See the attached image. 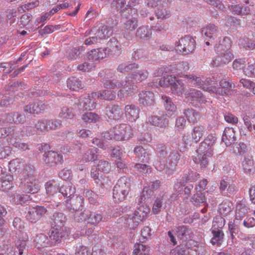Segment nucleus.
<instances>
[{
	"instance_id": "1",
	"label": "nucleus",
	"mask_w": 255,
	"mask_h": 255,
	"mask_svg": "<svg viewBox=\"0 0 255 255\" xmlns=\"http://www.w3.org/2000/svg\"><path fill=\"white\" fill-rule=\"evenodd\" d=\"M130 188L129 178L123 176L120 178L113 189V198L116 202H120L125 200L128 195Z\"/></svg>"
},
{
	"instance_id": "2",
	"label": "nucleus",
	"mask_w": 255,
	"mask_h": 255,
	"mask_svg": "<svg viewBox=\"0 0 255 255\" xmlns=\"http://www.w3.org/2000/svg\"><path fill=\"white\" fill-rule=\"evenodd\" d=\"M176 234L177 237L183 241L186 242V246L189 249L190 248L196 252L197 251L198 243L192 240L191 238L193 237V233L190 229L187 228L185 226H180L176 228Z\"/></svg>"
},
{
	"instance_id": "3",
	"label": "nucleus",
	"mask_w": 255,
	"mask_h": 255,
	"mask_svg": "<svg viewBox=\"0 0 255 255\" xmlns=\"http://www.w3.org/2000/svg\"><path fill=\"white\" fill-rule=\"evenodd\" d=\"M195 40L191 36L186 35L176 42L175 47H177L176 50L184 54H188L195 50Z\"/></svg>"
},
{
	"instance_id": "4",
	"label": "nucleus",
	"mask_w": 255,
	"mask_h": 255,
	"mask_svg": "<svg viewBox=\"0 0 255 255\" xmlns=\"http://www.w3.org/2000/svg\"><path fill=\"white\" fill-rule=\"evenodd\" d=\"M166 161L168 165H166V174L168 175L174 173L178 164L182 165L184 163V160H182L181 155L176 151L171 152Z\"/></svg>"
},
{
	"instance_id": "5",
	"label": "nucleus",
	"mask_w": 255,
	"mask_h": 255,
	"mask_svg": "<svg viewBox=\"0 0 255 255\" xmlns=\"http://www.w3.org/2000/svg\"><path fill=\"white\" fill-rule=\"evenodd\" d=\"M68 233L65 228H54L49 232V239L51 246L61 243L68 236Z\"/></svg>"
},
{
	"instance_id": "6",
	"label": "nucleus",
	"mask_w": 255,
	"mask_h": 255,
	"mask_svg": "<svg viewBox=\"0 0 255 255\" xmlns=\"http://www.w3.org/2000/svg\"><path fill=\"white\" fill-rule=\"evenodd\" d=\"M114 139L118 140H127L131 137L132 131L131 127L126 124L117 125L113 128Z\"/></svg>"
},
{
	"instance_id": "7",
	"label": "nucleus",
	"mask_w": 255,
	"mask_h": 255,
	"mask_svg": "<svg viewBox=\"0 0 255 255\" xmlns=\"http://www.w3.org/2000/svg\"><path fill=\"white\" fill-rule=\"evenodd\" d=\"M47 212L46 207L43 206H36L29 208L26 214V219L31 223H35L39 221Z\"/></svg>"
},
{
	"instance_id": "8",
	"label": "nucleus",
	"mask_w": 255,
	"mask_h": 255,
	"mask_svg": "<svg viewBox=\"0 0 255 255\" xmlns=\"http://www.w3.org/2000/svg\"><path fill=\"white\" fill-rule=\"evenodd\" d=\"M216 86H211L207 88V91L215 93L217 94L221 95H228L231 94L232 84L227 82L225 80H222L219 83H215Z\"/></svg>"
},
{
	"instance_id": "9",
	"label": "nucleus",
	"mask_w": 255,
	"mask_h": 255,
	"mask_svg": "<svg viewBox=\"0 0 255 255\" xmlns=\"http://www.w3.org/2000/svg\"><path fill=\"white\" fill-rule=\"evenodd\" d=\"M43 160L47 166H54L58 163H61L63 160L61 154L53 151H47L43 155Z\"/></svg>"
},
{
	"instance_id": "10",
	"label": "nucleus",
	"mask_w": 255,
	"mask_h": 255,
	"mask_svg": "<svg viewBox=\"0 0 255 255\" xmlns=\"http://www.w3.org/2000/svg\"><path fill=\"white\" fill-rule=\"evenodd\" d=\"M160 182L158 180L150 181L148 186L144 187L142 190L141 195L138 199V203L140 204L143 201L149 199L153 195L154 190L158 189L160 186Z\"/></svg>"
},
{
	"instance_id": "11",
	"label": "nucleus",
	"mask_w": 255,
	"mask_h": 255,
	"mask_svg": "<svg viewBox=\"0 0 255 255\" xmlns=\"http://www.w3.org/2000/svg\"><path fill=\"white\" fill-rule=\"evenodd\" d=\"M171 117L170 113H165L161 116H151L148 118V122L153 126L160 128H165L168 126L169 118Z\"/></svg>"
},
{
	"instance_id": "12",
	"label": "nucleus",
	"mask_w": 255,
	"mask_h": 255,
	"mask_svg": "<svg viewBox=\"0 0 255 255\" xmlns=\"http://www.w3.org/2000/svg\"><path fill=\"white\" fill-rule=\"evenodd\" d=\"M148 75V71L145 70L135 71L126 76V80L125 81V85L126 83L134 84L140 82L142 80L146 79Z\"/></svg>"
},
{
	"instance_id": "13",
	"label": "nucleus",
	"mask_w": 255,
	"mask_h": 255,
	"mask_svg": "<svg viewBox=\"0 0 255 255\" xmlns=\"http://www.w3.org/2000/svg\"><path fill=\"white\" fill-rule=\"evenodd\" d=\"M65 202L66 208L72 212L78 210L83 207V198L81 196H73L71 198L66 199Z\"/></svg>"
},
{
	"instance_id": "14",
	"label": "nucleus",
	"mask_w": 255,
	"mask_h": 255,
	"mask_svg": "<svg viewBox=\"0 0 255 255\" xmlns=\"http://www.w3.org/2000/svg\"><path fill=\"white\" fill-rule=\"evenodd\" d=\"M185 96L188 101L196 102L199 104H206L207 102H209L206 100L201 91L197 89H190L186 92Z\"/></svg>"
},
{
	"instance_id": "15",
	"label": "nucleus",
	"mask_w": 255,
	"mask_h": 255,
	"mask_svg": "<svg viewBox=\"0 0 255 255\" xmlns=\"http://www.w3.org/2000/svg\"><path fill=\"white\" fill-rule=\"evenodd\" d=\"M78 109L80 111H84L85 110L91 111L94 110L96 106V101H92L89 97L80 98L78 102L75 103Z\"/></svg>"
},
{
	"instance_id": "16",
	"label": "nucleus",
	"mask_w": 255,
	"mask_h": 255,
	"mask_svg": "<svg viewBox=\"0 0 255 255\" xmlns=\"http://www.w3.org/2000/svg\"><path fill=\"white\" fill-rule=\"evenodd\" d=\"M218 55L215 60H213L211 64L213 66H218L221 64L228 63L233 57L230 51L223 52H216Z\"/></svg>"
},
{
	"instance_id": "17",
	"label": "nucleus",
	"mask_w": 255,
	"mask_h": 255,
	"mask_svg": "<svg viewBox=\"0 0 255 255\" xmlns=\"http://www.w3.org/2000/svg\"><path fill=\"white\" fill-rule=\"evenodd\" d=\"M5 118L7 122L15 125L23 124L26 120L24 114L17 112H12L7 114L5 115Z\"/></svg>"
},
{
	"instance_id": "18",
	"label": "nucleus",
	"mask_w": 255,
	"mask_h": 255,
	"mask_svg": "<svg viewBox=\"0 0 255 255\" xmlns=\"http://www.w3.org/2000/svg\"><path fill=\"white\" fill-rule=\"evenodd\" d=\"M106 115L112 120H119L123 115L122 109L118 105H112L106 108Z\"/></svg>"
},
{
	"instance_id": "19",
	"label": "nucleus",
	"mask_w": 255,
	"mask_h": 255,
	"mask_svg": "<svg viewBox=\"0 0 255 255\" xmlns=\"http://www.w3.org/2000/svg\"><path fill=\"white\" fill-rule=\"evenodd\" d=\"M138 95L140 105L148 107L154 104V98L152 92L150 91H142Z\"/></svg>"
},
{
	"instance_id": "20",
	"label": "nucleus",
	"mask_w": 255,
	"mask_h": 255,
	"mask_svg": "<svg viewBox=\"0 0 255 255\" xmlns=\"http://www.w3.org/2000/svg\"><path fill=\"white\" fill-rule=\"evenodd\" d=\"M242 167L244 172L248 174H253L255 172V161L253 156L248 154L242 162Z\"/></svg>"
},
{
	"instance_id": "21",
	"label": "nucleus",
	"mask_w": 255,
	"mask_h": 255,
	"mask_svg": "<svg viewBox=\"0 0 255 255\" xmlns=\"http://www.w3.org/2000/svg\"><path fill=\"white\" fill-rule=\"evenodd\" d=\"M108 48H98L92 50L87 54V58L93 61L99 60L105 58L107 55Z\"/></svg>"
},
{
	"instance_id": "22",
	"label": "nucleus",
	"mask_w": 255,
	"mask_h": 255,
	"mask_svg": "<svg viewBox=\"0 0 255 255\" xmlns=\"http://www.w3.org/2000/svg\"><path fill=\"white\" fill-rule=\"evenodd\" d=\"M125 114L127 119L131 122H134L139 118V109L133 105H127L125 107Z\"/></svg>"
},
{
	"instance_id": "23",
	"label": "nucleus",
	"mask_w": 255,
	"mask_h": 255,
	"mask_svg": "<svg viewBox=\"0 0 255 255\" xmlns=\"http://www.w3.org/2000/svg\"><path fill=\"white\" fill-rule=\"evenodd\" d=\"M222 141L225 142L227 146L234 143L236 140L235 132L232 128H226L222 137Z\"/></svg>"
},
{
	"instance_id": "24",
	"label": "nucleus",
	"mask_w": 255,
	"mask_h": 255,
	"mask_svg": "<svg viewBox=\"0 0 255 255\" xmlns=\"http://www.w3.org/2000/svg\"><path fill=\"white\" fill-rule=\"evenodd\" d=\"M218 32L217 27L213 24H210L202 29L201 34L205 40L214 39Z\"/></svg>"
},
{
	"instance_id": "25",
	"label": "nucleus",
	"mask_w": 255,
	"mask_h": 255,
	"mask_svg": "<svg viewBox=\"0 0 255 255\" xmlns=\"http://www.w3.org/2000/svg\"><path fill=\"white\" fill-rule=\"evenodd\" d=\"M21 184H23L24 189L27 193L34 194L39 190V185L36 182L31 181L30 178L22 179Z\"/></svg>"
},
{
	"instance_id": "26",
	"label": "nucleus",
	"mask_w": 255,
	"mask_h": 255,
	"mask_svg": "<svg viewBox=\"0 0 255 255\" xmlns=\"http://www.w3.org/2000/svg\"><path fill=\"white\" fill-rule=\"evenodd\" d=\"M34 242L35 246L37 249L51 246L49 237L43 234H39L37 235Z\"/></svg>"
},
{
	"instance_id": "27",
	"label": "nucleus",
	"mask_w": 255,
	"mask_h": 255,
	"mask_svg": "<svg viewBox=\"0 0 255 255\" xmlns=\"http://www.w3.org/2000/svg\"><path fill=\"white\" fill-rule=\"evenodd\" d=\"M134 152L137 161L142 162H147L149 160V155L146 149L140 146L134 148Z\"/></svg>"
},
{
	"instance_id": "28",
	"label": "nucleus",
	"mask_w": 255,
	"mask_h": 255,
	"mask_svg": "<svg viewBox=\"0 0 255 255\" xmlns=\"http://www.w3.org/2000/svg\"><path fill=\"white\" fill-rule=\"evenodd\" d=\"M25 165V162L23 159L15 158L9 162V170L11 173L19 172L22 170Z\"/></svg>"
},
{
	"instance_id": "29",
	"label": "nucleus",
	"mask_w": 255,
	"mask_h": 255,
	"mask_svg": "<svg viewBox=\"0 0 255 255\" xmlns=\"http://www.w3.org/2000/svg\"><path fill=\"white\" fill-rule=\"evenodd\" d=\"M197 156H194L193 160L194 162L198 164H199L201 167H205L209 162V158L212 155L210 152L206 153H197Z\"/></svg>"
},
{
	"instance_id": "30",
	"label": "nucleus",
	"mask_w": 255,
	"mask_h": 255,
	"mask_svg": "<svg viewBox=\"0 0 255 255\" xmlns=\"http://www.w3.org/2000/svg\"><path fill=\"white\" fill-rule=\"evenodd\" d=\"M190 201L191 203L196 207L202 205H206V206H208L206 201L205 193L201 192H197L196 193L194 194L191 198Z\"/></svg>"
},
{
	"instance_id": "31",
	"label": "nucleus",
	"mask_w": 255,
	"mask_h": 255,
	"mask_svg": "<svg viewBox=\"0 0 255 255\" xmlns=\"http://www.w3.org/2000/svg\"><path fill=\"white\" fill-rule=\"evenodd\" d=\"M167 195L165 193L159 194L156 198L153 204L152 211L154 214H157L163 209L162 205L163 203L166 200Z\"/></svg>"
},
{
	"instance_id": "32",
	"label": "nucleus",
	"mask_w": 255,
	"mask_h": 255,
	"mask_svg": "<svg viewBox=\"0 0 255 255\" xmlns=\"http://www.w3.org/2000/svg\"><path fill=\"white\" fill-rule=\"evenodd\" d=\"M63 195L64 199L65 198L70 199L73 196H75L74 194L76 192L75 188L72 185L71 183H66L65 184L63 185L59 189Z\"/></svg>"
},
{
	"instance_id": "33",
	"label": "nucleus",
	"mask_w": 255,
	"mask_h": 255,
	"mask_svg": "<svg viewBox=\"0 0 255 255\" xmlns=\"http://www.w3.org/2000/svg\"><path fill=\"white\" fill-rule=\"evenodd\" d=\"M103 86L107 89L119 88L125 85V81L105 79L102 81Z\"/></svg>"
},
{
	"instance_id": "34",
	"label": "nucleus",
	"mask_w": 255,
	"mask_h": 255,
	"mask_svg": "<svg viewBox=\"0 0 255 255\" xmlns=\"http://www.w3.org/2000/svg\"><path fill=\"white\" fill-rule=\"evenodd\" d=\"M183 114L187 120L191 123L195 124L200 119V114L192 108L184 110Z\"/></svg>"
},
{
	"instance_id": "35",
	"label": "nucleus",
	"mask_w": 255,
	"mask_h": 255,
	"mask_svg": "<svg viewBox=\"0 0 255 255\" xmlns=\"http://www.w3.org/2000/svg\"><path fill=\"white\" fill-rule=\"evenodd\" d=\"M51 219L54 228H64V224L66 220V216L62 213H56L53 214Z\"/></svg>"
},
{
	"instance_id": "36",
	"label": "nucleus",
	"mask_w": 255,
	"mask_h": 255,
	"mask_svg": "<svg viewBox=\"0 0 255 255\" xmlns=\"http://www.w3.org/2000/svg\"><path fill=\"white\" fill-rule=\"evenodd\" d=\"M213 237L211 240V243L213 245L220 246L223 242L224 234L221 230H216L212 228Z\"/></svg>"
},
{
	"instance_id": "37",
	"label": "nucleus",
	"mask_w": 255,
	"mask_h": 255,
	"mask_svg": "<svg viewBox=\"0 0 255 255\" xmlns=\"http://www.w3.org/2000/svg\"><path fill=\"white\" fill-rule=\"evenodd\" d=\"M138 68V66L135 63L126 62L120 64L117 67V70L120 73L125 74Z\"/></svg>"
},
{
	"instance_id": "38",
	"label": "nucleus",
	"mask_w": 255,
	"mask_h": 255,
	"mask_svg": "<svg viewBox=\"0 0 255 255\" xmlns=\"http://www.w3.org/2000/svg\"><path fill=\"white\" fill-rule=\"evenodd\" d=\"M184 78L187 80V82L191 85L195 86H200L203 89L207 91L206 87L204 86V80H202L200 77H198L193 75H186Z\"/></svg>"
},
{
	"instance_id": "39",
	"label": "nucleus",
	"mask_w": 255,
	"mask_h": 255,
	"mask_svg": "<svg viewBox=\"0 0 255 255\" xmlns=\"http://www.w3.org/2000/svg\"><path fill=\"white\" fill-rule=\"evenodd\" d=\"M151 30L148 26H142L137 29L136 36L141 39L147 40L151 37Z\"/></svg>"
},
{
	"instance_id": "40",
	"label": "nucleus",
	"mask_w": 255,
	"mask_h": 255,
	"mask_svg": "<svg viewBox=\"0 0 255 255\" xmlns=\"http://www.w3.org/2000/svg\"><path fill=\"white\" fill-rule=\"evenodd\" d=\"M185 88V85L183 83L182 79H177L174 77V80L172 82L171 85V89L177 94H182L184 92Z\"/></svg>"
},
{
	"instance_id": "41",
	"label": "nucleus",
	"mask_w": 255,
	"mask_h": 255,
	"mask_svg": "<svg viewBox=\"0 0 255 255\" xmlns=\"http://www.w3.org/2000/svg\"><path fill=\"white\" fill-rule=\"evenodd\" d=\"M219 44L216 47L215 49L216 52H223L230 51L231 47V41L228 37H224L221 40Z\"/></svg>"
},
{
	"instance_id": "42",
	"label": "nucleus",
	"mask_w": 255,
	"mask_h": 255,
	"mask_svg": "<svg viewBox=\"0 0 255 255\" xmlns=\"http://www.w3.org/2000/svg\"><path fill=\"white\" fill-rule=\"evenodd\" d=\"M67 87L71 90L77 91L82 88L81 81L75 77H71L67 80Z\"/></svg>"
},
{
	"instance_id": "43",
	"label": "nucleus",
	"mask_w": 255,
	"mask_h": 255,
	"mask_svg": "<svg viewBox=\"0 0 255 255\" xmlns=\"http://www.w3.org/2000/svg\"><path fill=\"white\" fill-rule=\"evenodd\" d=\"M112 33L113 30L111 27L102 26L99 28L95 34L99 39H102L109 37Z\"/></svg>"
},
{
	"instance_id": "44",
	"label": "nucleus",
	"mask_w": 255,
	"mask_h": 255,
	"mask_svg": "<svg viewBox=\"0 0 255 255\" xmlns=\"http://www.w3.org/2000/svg\"><path fill=\"white\" fill-rule=\"evenodd\" d=\"M162 101L166 110L165 113H170L172 116L176 111V107L171 99L165 96H162Z\"/></svg>"
},
{
	"instance_id": "45",
	"label": "nucleus",
	"mask_w": 255,
	"mask_h": 255,
	"mask_svg": "<svg viewBox=\"0 0 255 255\" xmlns=\"http://www.w3.org/2000/svg\"><path fill=\"white\" fill-rule=\"evenodd\" d=\"M97 148L89 149L83 155L82 159L85 162L94 161L98 158Z\"/></svg>"
},
{
	"instance_id": "46",
	"label": "nucleus",
	"mask_w": 255,
	"mask_h": 255,
	"mask_svg": "<svg viewBox=\"0 0 255 255\" xmlns=\"http://www.w3.org/2000/svg\"><path fill=\"white\" fill-rule=\"evenodd\" d=\"M206 128L204 126H199L195 127L192 131V139L197 143L203 135V133L205 131Z\"/></svg>"
},
{
	"instance_id": "47",
	"label": "nucleus",
	"mask_w": 255,
	"mask_h": 255,
	"mask_svg": "<svg viewBox=\"0 0 255 255\" xmlns=\"http://www.w3.org/2000/svg\"><path fill=\"white\" fill-rule=\"evenodd\" d=\"M233 204L229 200H224L219 205V210L222 214L226 215L232 211Z\"/></svg>"
},
{
	"instance_id": "48",
	"label": "nucleus",
	"mask_w": 255,
	"mask_h": 255,
	"mask_svg": "<svg viewBox=\"0 0 255 255\" xmlns=\"http://www.w3.org/2000/svg\"><path fill=\"white\" fill-rule=\"evenodd\" d=\"M102 216L98 213H90L87 219V224L95 226L102 219Z\"/></svg>"
},
{
	"instance_id": "49",
	"label": "nucleus",
	"mask_w": 255,
	"mask_h": 255,
	"mask_svg": "<svg viewBox=\"0 0 255 255\" xmlns=\"http://www.w3.org/2000/svg\"><path fill=\"white\" fill-rule=\"evenodd\" d=\"M45 186L46 194L49 197L58 192L60 189L59 186L53 181H50L47 182Z\"/></svg>"
},
{
	"instance_id": "50",
	"label": "nucleus",
	"mask_w": 255,
	"mask_h": 255,
	"mask_svg": "<svg viewBox=\"0 0 255 255\" xmlns=\"http://www.w3.org/2000/svg\"><path fill=\"white\" fill-rule=\"evenodd\" d=\"M84 207L79 209L78 210L75 211L74 215V219L76 222H82L83 221H86L88 217V214L85 210H84Z\"/></svg>"
},
{
	"instance_id": "51",
	"label": "nucleus",
	"mask_w": 255,
	"mask_h": 255,
	"mask_svg": "<svg viewBox=\"0 0 255 255\" xmlns=\"http://www.w3.org/2000/svg\"><path fill=\"white\" fill-rule=\"evenodd\" d=\"M149 250L148 247L142 244H135L133 255H148Z\"/></svg>"
},
{
	"instance_id": "52",
	"label": "nucleus",
	"mask_w": 255,
	"mask_h": 255,
	"mask_svg": "<svg viewBox=\"0 0 255 255\" xmlns=\"http://www.w3.org/2000/svg\"><path fill=\"white\" fill-rule=\"evenodd\" d=\"M59 117L61 118L65 119H72L74 117L73 109L72 108L63 107L61 108L59 113Z\"/></svg>"
},
{
	"instance_id": "53",
	"label": "nucleus",
	"mask_w": 255,
	"mask_h": 255,
	"mask_svg": "<svg viewBox=\"0 0 255 255\" xmlns=\"http://www.w3.org/2000/svg\"><path fill=\"white\" fill-rule=\"evenodd\" d=\"M254 115L252 114H246L243 117L244 123L247 129L250 132L253 131V123H254L253 120L254 119Z\"/></svg>"
},
{
	"instance_id": "54",
	"label": "nucleus",
	"mask_w": 255,
	"mask_h": 255,
	"mask_svg": "<svg viewBox=\"0 0 255 255\" xmlns=\"http://www.w3.org/2000/svg\"><path fill=\"white\" fill-rule=\"evenodd\" d=\"M137 26V20L135 17H132L128 20L125 23V28L127 30L128 33H130L133 31Z\"/></svg>"
},
{
	"instance_id": "55",
	"label": "nucleus",
	"mask_w": 255,
	"mask_h": 255,
	"mask_svg": "<svg viewBox=\"0 0 255 255\" xmlns=\"http://www.w3.org/2000/svg\"><path fill=\"white\" fill-rule=\"evenodd\" d=\"M12 180L13 177L10 175L6 176V178H3V179L0 180L2 182L1 187L3 190L7 191L13 187V183L12 182Z\"/></svg>"
},
{
	"instance_id": "56",
	"label": "nucleus",
	"mask_w": 255,
	"mask_h": 255,
	"mask_svg": "<svg viewBox=\"0 0 255 255\" xmlns=\"http://www.w3.org/2000/svg\"><path fill=\"white\" fill-rule=\"evenodd\" d=\"M49 198L50 200L48 201L53 202V204H55L56 206H58L65 199L60 190Z\"/></svg>"
},
{
	"instance_id": "57",
	"label": "nucleus",
	"mask_w": 255,
	"mask_h": 255,
	"mask_svg": "<svg viewBox=\"0 0 255 255\" xmlns=\"http://www.w3.org/2000/svg\"><path fill=\"white\" fill-rule=\"evenodd\" d=\"M47 126L48 131L49 130L56 129L62 126V122L60 120H47Z\"/></svg>"
},
{
	"instance_id": "58",
	"label": "nucleus",
	"mask_w": 255,
	"mask_h": 255,
	"mask_svg": "<svg viewBox=\"0 0 255 255\" xmlns=\"http://www.w3.org/2000/svg\"><path fill=\"white\" fill-rule=\"evenodd\" d=\"M17 251L16 252L19 255H27L28 253V247L26 245V241H19L17 243Z\"/></svg>"
},
{
	"instance_id": "59",
	"label": "nucleus",
	"mask_w": 255,
	"mask_h": 255,
	"mask_svg": "<svg viewBox=\"0 0 255 255\" xmlns=\"http://www.w3.org/2000/svg\"><path fill=\"white\" fill-rule=\"evenodd\" d=\"M166 165H168L167 161L165 163L163 159L158 158L156 161L154 162V166L155 168L159 171H164L166 174Z\"/></svg>"
},
{
	"instance_id": "60",
	"label": "nucleus",
	"mask_w": 255,
	"mask_h": 255,
	"mask_svg": "<svg viewBox=\"0 0 255 255\" xmlns=\"http://www.w3.org/2000/svg\"><path fill=\"white\" fill-rule=\"evenodd\" d=\"M82 119L85 122H96L99 117L95 113L89 112L83 115Z\"/></svg>"
},
{
	"instance_id": "61",
	"label": "nucleus",
	"mask_w": 255,
	"mask_h": 255,
	"mask_svg": "<svg viewBox=\"0 0 255 255\" xmlns=\"http://www.w3.org/2000/svg\"><path fill=\"white\" fill-rule=\"evenodd\" d=\"M120 220H122V221L124 222V224L130 229H134L137 227L135 225L134 220L131 215L125 216L124 217L121 218Z\"/></svg>"
},
{
	"instance_id": "62",
	"label": "nucleus",
	"mask_w": 255,
	"mask_h": 255,
	"mask_svg": "<svg viewBox=\"0 0 255 255\" xmlns=\"http://www.w3.org/2000/svg\"><path fill=\"white\" fill-rule=\"evenodd\" d=\"M46 119H43L38 121L35 125V128L40 132L48 131Z\"/></svg>"
},
{
	"instance_id": "63",
	"label": "nucleus",
	"mask_w": 255,
	"mask_h": 255,
	"mask_svg": "<svg viewBox=\"0 0 255 255\" xmlns=\"http://www.w3.org/2000/svg\"><path fill=\"white\" fill-rule=\"evenodd\" d=\"M83 47L81 48H73L71 49L69 54V57L72 59H76L77 58H80V55L82 54V51H83Z\"/></svg>"
},
{
	"instance_id": "64",
	"label": "nucleus",
	"mask_w": 255,
	"mask_h": 255,
	"mask_svg": "<svg viewBox=\"0 0 255 255\" xmlns=\"http://www.w3.org/2000/svg\"><path fill=\"white\" fill-rule=\"evenodd\" d=\"M225 224V220L224 218L218 217L214 219L213 222L212 229L215 228L216 230H221Z\"/></svg>"
}]
</instances>
